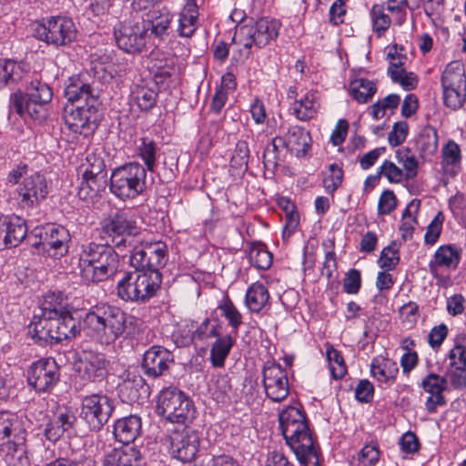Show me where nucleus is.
<instances>
[{"label":"nucleus","instance_id":"44","mask_svg":"<svg viewBox=\"0 0 466 466\" xmlns=\"http://www.w3.org/2000/svg\"><path fill=\"white\" fill-rule=\"evenodd\" d=\"M58 298L55 293H48L44 296V300L40 306V313L35 314L33 319L38 318L56 317L62 314L66 309L57 301Z\"/></svg>","mask_w":466,"mask_h":466},{"label":"nucleus","instance_id":"20","mask_svg":"<svg viewBox=\"0 0 466 466\" xmlns=\"http://www.w3.org/2000/svg\"><path fill=\"white\" fill-rule=\"evenodd\" d=\"M174 362L172 353L162 346H152L143 356L142 369L148 377L165 376L169 365Z\"/></svg>","mask_w":466,"mask_h":466},{"label":"nucleus","instance_id":"45","mask_svg":"<svg viewBox=\"0 0 466 466\" xmlns=\"http://www.w3.org/2000/svg\"><path fill=\"white\" fill-rule=\"evenodd\" d=\"M267 396L273 401L279 402L289 393V380H262Z\"/></svg>","mask_w":466,"mask_h":466},{"label":"nucleus","instance_id":"41","mask_svg":"<svg viewBox=\"0 0 466 466\" xmlns=\"http://www.w3.org/2000/svg\"><path fill=\"white\" fill-rule=\"evenodd\" d=\"M138 156L143 159L147 170L154 172L158 150L157 143L149 137H142L141 144L137 147Z\"/></svg>","mask_w":466,"mask_h":466},{"label":"nucleus","instance_id":"10","mask_svg":"<svg viewBox=\"0 0 466 466\" xmlns=\"http://www.w3.org/2000/svg\"><path fill=\"white\" fill-rule=\"evenodd\" d=\"M34 235L39 238V241L33 243L32 246L46 253L47 256L60 258L67 253L70 235L66 228L47 225L42 228H35Z\"/></svg>","mask_w":466,"mask_h":466},{"label":"nucleus","instance_id":"4","mask_svg":"<svg viewBox=\"0 0 466 466\" xmlns=\"http://www.w3.org/2000/svg\"><path fill=\"white\" fill-rule=\"evenodd\" d=\"M81 248L79 266L86 280L101 282L117 272L119 255L111 245L90 242Z\"/></svg>","mask_w":466,"mask_h":466},{"label":"nucleus","instance_id":"46","mask_svg":"<svg viewBox=\"0 0 466 466\" xmlns=\"http://www.w3.org/2000/svg\"><path fill=\"white\" fill-rule=\"evenodd\" d=\"M249 260L258 269H268L272 265V254L264 246L253 245L249 250Z\"/></svg>","mask_w":466,"mask_h":466},{"label":"nucleus","instance_id":"60","mask_svg":"<svg viewBox=\"0 0 466 466\" xmlns=\"http://www.w3.org/2000/svg\"><path fill=\"white\" fill-rule=\"evenodd\" d=\"M395 72L396 78L392 82L400 84L405 90H412L416 87L418 77L414 73H408L405 68H396Z\"/></svg>","mask_w":466,"mask_h":466},{"label":"nucleus","instance_id":"49","mask_svg":"<svg viewBox=\"0 0 466 466\" xmlns=\"http://www.w3.org/2000/svg\"><path fill=\"white\" fill-rule=\"evenodd\" d=\"M249 158V147L245 140L237 142L233 155L230 159V165L239 170H247Z\"/></svg>","mask_w":466,"mask_h":466},{"label":"nucleus","instance_id":"21","mask_svg":"<svg viewBox=\"0 0 466 466\" xmlns=\"http://www.w3.org/2000/svg\"><path fill=\"white\" fill-rule=\"evenodd\" d=\"M25 221L19 217L0 218V248L17 247L25 238Z\"/></svg>","mask_w":466,"mask_h":466},{"label":"nucleus","instance_id":"25","mask_svg":"<svg viewBox=\"0 0 466 466\" xmlns=\"http://www.w3.org/2000/svg\"><path fill=\"white\" fill-rule=\"evenodd\" d=\"M58 324V316L38 318L31 321L29 325V331L33 334V339L40 345H53L56 344V339H55V336Z\"/></svg>","mask_w":466,"mask_h":466},{"label":"nucleus","instance_id":"17","mask_svg":"<svg viewBox=\"0 0 466 466\" xmlns=\"http://www.w3.org/2000/svg\"><path fill=\"white\" fill-rule=\"evenodd\" d=\"M103 232L111 238L114 246H126L127 237L136 235L137 228L135 223L123 212L110 213L102 221Z\"/></svg>","mask_w":466,"mask_h":466},{"label":"nucleus","instance_id":"48","mask_svg":"<svg viewBox=\"0 0 466 466\" xmlns=\"http://www.w3.org/2000/svg\"><path fill=\"white\" fill-rule=\"evenodd\" d=\"M281 144V137H275L266 147L263 153V164L266 169L274 173L279 166V145Z\"/></svg>","mask_w":466,"mask_h":466},{"label":"nucleus","instance_id":"29","mask_svg":"<svg viewBox=\"0 0 466 466\" xmlns=\"http://www.w3.org/2000/svg\"><path fill=\"white\" fill-rule=\"evenodd\" d=\"M59 324L57 326L55 339L56 343L63 339H71L76 337L82 330V319L78 320L71 315L68 310L62 312L58 316Z\"/></svg>","mask_w":466,"mask_h":466},{"label":"nucleus","instance_id":"14","mask_svg":"<svg viewBox=\"0 0 466 466\" xmlns=\"http://www.w3.org/2000/svg\"><path fill=\"white\" fill-rule=\"evenodd\" d=\"M114 35L120 49L128 54H136L146 47L147 29L138 22H123L115 26Z\"/></svg>","mask_w":466,"mask_h":466},{"label":"nucleus","instance_id":"28","mask_svg":"<svg viewBox=\"0 0 466 466\" xmlns=\"http://www.w3.org/2000/svg\"><path fill=\"white\" fill-rule=\"evenodd\" d=\"M22 431V423L16 413L8 410L0 411V445L8 443L15 446Z\"/></svg>","mask_w":466,"mask_h":466},{"label":"nucleus","instance_id":"56","mask_svg":"<svg viewBox=\"0 0 466 466\" xmlns=\"http://www.w3.org/2000/svg\"><path fill=\"white\" fill-rule=\"evenodd\" d=\"M361 287V276L358 269H350L343 279V290L348 294H357Z\"/></svg>","mask_w":466,"mask_h":466},{"label":"nucleus","instance_id":"30","mask_svg":"<svg viewBox=\"0 0 466 466\" xmlns=\"http://www.w3.org/2000/svg\"><path fill=\"white\" fill-rule=\"evenodd\" d=\"M448 380H421V388L430 394L426 400V409L430 413L436 411L438 406L445 405L446 401L442 395L447 387Z\"/></svg>","mask_w":466,"mask_h":466},{"label":"nucleus","instance_id":"42","mask_svg":"<svg viewBox=\"0 0 466 466\" xmlns=\"http://www.w3.org/2000/svg\"><path fill=\"white\" fill-rule=\"evenodd\" d=\"M399 372L397 363L389 359L376 358L370 364V373L373 377L395 379Z\"/></svg>","mask_w":466,"mask_h":466},{"label":"nucleus","instance_id":"13","mask_svg":"<svg viewBox=\"0 0 466 466\" xmlns=\"http://www.w3.org/2000/svg\"><path fill=\"white\" fill-rule=\"evenodd\" d=\"M170 452L173 458L182 462H191L199 451V432L189 427L174 429L169 435Z\"/></svg>","mask_w":466,"mask_h":466},{"label":"nucleus","instance_id":"62","mask_svg":"<svg viewBox=\"0 0 466 466\" xmlns=\"http://www.w3.org/2000/svg\"><path fill=\"white\" fill-rule=\"evenodd\" d=\"M360 459L364 466H374L380 459L378 444L375 442L366 444L360 451Z\"/></svg>","mask_w":466,"mask_h":466},{"label":"nucleus","instance_id":"55","mask_svg":"<svg viewBox=\"0 0 466 466\" xmlns=\"http://www.w3.org/2000/svg\"><path fill=\"white\" fill-rule=\"evenodd\" d=\"M409 132V126L407 122L400 121L394 124L392 130L389 133L388 141L390 146L398 147L402 144Z\"/></svg>","mask_w":466,"mask_h":466},{"label":"nucleus","instance_id":"19","mask_svg":"<svg viewBox=\"0 0 466 466\" xmlns=\"http://www.w3.org/2000/svg\"><path fill=\"white\" fill-rule=\"evenodd\" d=\"M24 207L33 208L45 199L48 194L47 181L44 175L35 173L25 177L17 188Z\"/></svg>","mask_w":466,"mask_h":466},{"label":"nucleus","instance_id":"33","mask_svg":"<svg viewBox=\"0 0 466 466\" xmlns=\"http://www.w3.org/2000/svg\"><path fill=\"white\" fill-rule=\"evenodd\" d=\"M148 388L146 380H123L117 385L119 397L124 402L137 401L142 393H147Z\"/></svg>","mask_w":466,"mask_h":466},{"label":"nucleus","instance_id":"61","mask_svg":"<svg viewBox=\"0 0 466 466\" xmlns=\"http://www.w3.org/2000/svg\"><path fill=\"white\" fill-rule=\"evenodd\" d=\"M219 308L222 310L223 316H225V318L228 320L229 325L232 326V328L237 332L238 327L242 323L241 314L231 301H226Z\"/></svg>","mask_w":466,"mask_h":466},{"label":"nucleus","instance_id":"9","mask_svg":"<svg viewBox=\"0 0 466 466\" xmlns=\"http://www.w3.org/2000/svg\"><path fill=\"white\" fill-rule=\"evenodd\" d=\"M74 22L63 16L50 17L34 27V36L56 47L71 44L76 39Z\"/></svg>","mask_w":466,"mask_h":466},{"label":"nucleus","instance_id":"23","mask_svg":"<svg viewBox=\"0 0 466 466\" xmlns=\"http://www.w3.org/2000/svg\"><path fill=\"white\" fill-rule=\"evenodd\" d=\"M76 422L75 413L68 408L59 409L53 420L45 429V436L50 441H56L65 432H71Z\"/></svg>","mask_w":466,"mask_h":466},{"label":"nucleus","instance_id":"53","mask_svg":"<svg viewBox=\"0 0 466 466\" xmlns=\"http://www.w3.org/2000/svg\"><path fill=\"white\" fill-rule=\"evenodd\" d=\"M449 207L455 218L461 224L466 223V196L457 193L449 200Z\"/></svg>","mask_w":466,"mask_h":466},{"label":"nucleus","instance_id":"47","mask_svg":"<svg viewBox=\"0 0 466 466\" xmlns=\"http://www.w3.org/2000/svg\"><path fill=\"white\" fill-rule=\"evenodd\" d=\"M313 95H307L304 98L294 103L293 111L296 117L306 121L314 117L317 113Z\"/></svg>","mask_w":466,"mask_h":466},{"label":"nucleus","instance_id":"18","mask_svg":"<svg viewBox=\"0 0 466 466\" xmlns=\"http://www.w3.org/2000/svg\"><path fill=\"white\" fill-rule=\"evenodd\" d=\"M280 23L275 19L260 18L253 25H245L238 30L239 35L253 37L255 46L262 48L279 36Z\"/></svg>","mask_w":466,"mask_h":466},{"label":"nucleus","instance_id":"7","mask_svg":"<svg viewBox=\"0 0 466 466\" xmlns=\"http://www.w3.org/2000/svg\"><path fill=\"white\" fill-rule=\"evenodd\" d=\"M147 185L144 166L138 162H130L112 172L109 189L122 200L134 199L146 191Z\"/></svg>","mask_w":466,"mask_h":466},{"label":"nucleus","instance_id":"11","mask_svg":"<svg viewBox=\"0 0 466 466\" xmlns=\"http://www.w3.org/2000/svg\"><path fill=\"white\" fill-rule=\"evenodd\" d=\"M113 410V400L106 395L91 394L82 400L80 417L90 431H98L108 421Z\"/></svg>","mask_w":466,"mask_h":466},{"label":"nucleus","instance_id":"2","mask_svg":"<svg viewBox=\"0 0 466 466\" xmlns=\"http://www.w3.org/2000/svg\"><path fill=\"white\" fill-rule=\"evenodd\" d=\"M279 423L286 443L304 466H319L306 413L294 406L279 412Z\"/></svg>","mask_w":466,"mask_h":466},{"label":"nucleus","instance_id":"37","mask_svg":"<svg viewBox=\"0 0 466 466\" xmlns=\"http://www.w3.org/2000/svg\"><path fill=\"white\" fill-rule=\"evenodd\" d=\"M234 340L230 335L218 338L210 350V360L215 367H222L233 347Z\"/></svg>","mask_w":466,"mask_h":466},{"label":"nucleus","instance_id":"38","mask_svg":"<svg viewBox=\"0 0 466 466\" xmlns=\"http://www.w3.org/2000/svg\"><path fill=\"white\" fill-rule=\"evenodd\" d=\"M58 368L52 359H42L34 362L28 371L27 379H55Z\"/></svg>","mask_w":466,"mask_h":466},{"label":"nucleus","instance_id":"39","mask_svg":"<svg viewBox=\"0 0 466 466\" xmlns=\"http://www.w3.org/2000/svg\"><path fill=\"white\" fill-rule=\"evenodd\" d=\"M372 30L380 37L391 25V19L386 13L385 5L375 4L370 11Z\"/></svg>","mask_w":466,"mask_h":466},{"label":"nucleus","instance_id":"5","mask_svg":"<svg viewBox=\"0 0 466 466\" xmlns=\"http://www.w3.org/2000/svg\"><path fill=\"white\" fill-rule=\"evenodd\" d=\"M53 98L52 88L40 79L31 80L25 91H17L10 97V109L20 116L27 114L32 119L42 122L48 116L47 105Z\"/></svg>","mask_w":466,"mask_h":466},{"label":"nucleus","instance_id":"16","mask_svg":"<svg viewBox=\"0 0 466 466\" xmlns=\"http://www.w3.org/2000/svg\"><path fill=\"white\" fill-rule=\"evenodd\" d=\"M461 253V248L452 244L439 247L429 263L432 277L438 282H446L449 278L443 275L442 270H455L460 264Z\"/></svg>","mask_w":466,"mask_h":466},{"label":"nucleus","instance_id":"31","mask_svg":"<svg viewBox=\"0 0 466 466\" xmlns=\"http://www.w3.org/2000/svg\"><path fill=\"white\" fill-rule=\"evenodd\" d=\"M24 77L22 66L12 59H0V88L18 84Z\"/></svg>","mask_w":466,"mask_h":466},{"label":"nucleus","instance_id":"6","mask_svg":"<svg viewBox=\"0 0 466 466\" xmlns=\"http://www.w3.org/2000/svg\"><path fill=\"white\" fill-rule=\"evenodd\" d=\"M162 283V274L157 271L125 272L116 286L117 296L126 302L144 304L157 295Z\"/></svg>","mask_w":466,"mask_h":466},{"label":"nucleus","instance_id":"24","mask_svg":"<svg viewBox=\"0 0 466 466\" xmlns=\"http://www.w3.org/2000/svg\"><path fill=\"white\" fill-rule=\"evenodd\" d=\"M142 421L137 415L118 419L114 423L113 434L116 441L129 446L141 434Z\"/></svg>","mask_w":466,"mask_h":466},{"label":"nucleus","instance_id":"59","mask_svg":"<svg viewBox=\"0 0 466 466\" xmlns=\"http://www.w3.org/2000/svg\"><path fill=\"white\" fill-rule=\"evenodd\" d=\"M397 206V198L393 191L384 190L380 197L378 204V213L380 215H388Z\"/></svg>","mask_w":466,"mask_h":466},{"label":"nucleus","instance_id":"8","mask_svg":"<svg viewBox=\"0 0 466 466\" xmlns=\"http://www.w3.org/2000/svg\"><path fill=\"white\" fill-rule=\"evenodd\" d=\"M157 412L167 421L185 427L194 420L196 408L193 400L182 390L167 387L158 395Z\"/></svg>","mask_w":466,"mask_h":466},{"label":"nucleus","instance_id":"43","mask_svg":"<svg viewBox=\"0 0 466 466\" xmlns=\"http://www.w3.org/2000/svg\"><path fill=\"white\" fill-rule=\"evenodd\" d=\"M326 355L332 379H342L347 372V368L341 353L329 345Z\"/></svg>","mask_w":466,"mask_h":466},{"label":"nucleus","instance_id":"35","mask_svg":"<svg viewBox=\"0 0 466 466\" xmlns=\"http://www.w3.org/2000/svg\"><path fill=\"white\" fill-rule=\"evenodd\" d=\"M416 148L421 157H427L435 154L438 149V135L433 127H426L416 140Z\"/></svg>","mask_w":466,"mask_h":466},{"label":"nucleus","instance_id":"1","mask_svg":"<svg viewBox=\"0 0 466 466\" xmlns=\"http://www.w3.org/2000/svg\"><path fill=\"white\" fill-rule=\"evenodd\" d=\"M65 96L68 103L64 107L63 118L68 128L85 137L94 133L100 122L98 88L80 77H71Z\"/></svg>","mask_w":466,"mask_h":466},{"label":"nucleus","instance_id":"15","mask_svg":"<svg viewBox=\"0 0 466 466\" xmlns=\"http://www.w3.org/2000/svg\"><path fill=\"white\" fill-rule=\"evenodd\" d=\"M443 102L452 110L461 108L466 98V77L461 70L449 66L441 75Z\"/></svg>","mask_w":466,"mask_h":466},{"label":"nucleus","instance_id":"32","mask_svg":"<svg viewBox=\"0 0 466 466\" xmlns=\"http://www.w3.org/2000/svg\"><path fill=\"white\" fill-rule=\"evenodd\" d=\"M80 377L83 379L104 378L108 375V362L104 356H92L89 360L81 361L78 367Z\"/></svg>","mask_w":466,"mask_h":466},{"label":"nucleus","instance_id":"3","mask_svg":"<svg viewBox=\"0 0 466 466\" xmlns=\"http://www.w3.org/2000/svg\"><path fill=\"white\" fill-rule=\"evenodd\" d=\"M126 313L106 303L93 306L82 319V330L102 344L115 342L126 329Z\"/></svg>","mask_w":466,"mask_h":466},{"label":"nucleus","instance_id":"34","mask_svg":"<svg viewBox=\"0 0 466 466\" xmlns=\"http://www.w3.org/2000/svg\"><path fill=\"white\" fill-rule=\"evenodd\" d=\"M269 294L267 288L256 282L252 284L246 293V304L253 312H259L268 302Z\"/></svg>","mask_w":466,"mask_h":466},{"label":"nucleus","instance_id":"40","mask_svg":"<svg viewBox=\"0 0 466 466\" xmlns=\"http://www.w3.org/2000/svg\"><path fill=\"white\" fill-rule=\"evenodd\" d=\"M351 96L359 103H367L372 99L376 93V86L372 81L359 78L350 82Z\"/></svg>","mask_w":466,"mask_h":466},{"label":"nucleus","instance_id":"27","mask_svg":"<svg viewBox=\"0 0 466 466\" xmlns=\"http://www.w3.org/2000/svg\"><path fill=\"white\" fill-rule=\"evenodd\" d=\"M142 455L135 446L116 448L104 456L103 466H140Z\"/></svg>","mask_w":466,"mask_h":466},{"label":"nucleus","instance_id":"57","mask_svg":"<svg viewBox=\"0 0 466 466\" xmlns=\"http://www.w3.org/2000/svg\"><path fill=\"white\" fill-rule=\"evenodd\" d=\"M355 398L359 402L370 403L374 397V386L370 380H359L354 389Z\"/></svg>","mask_w":466,"mask_h":466},{"label":"nucleus","instance_id":"51","mask_svg":"<svg viewBox=\"0 0 466 466\" xmlns=\"http://www.w3.org/2000/svg\"><path fill=\"white\" fill-rule=\"evenodd\" d=\"M329 174L323 178V187L328 194L333 195L341 186L343 181V170L337 164H331L329 167Z\"/></svg>","mask_w":466,"mask_h":466},{"label":"nucleus","instance_id":"22","mask_svg":"<svg viewBox=\"0 0 466 466\" xmlns=\"http://www.w3.org/2000/svg\"><path fill=\"white\" fill-rule=\"evenodd\" d=\"M173 15L167 6L152 8L147 14L143 25H146L147 33L154 37L163 40L168 35Z\"/></svg>","mask_w":466,"mask_h":466},{"label":"nucleus","instance_id":"36","mask_svg":"<svg viewBox=\"0 0 466 466\" xmlns=\"http://www.w3.org/2000/svg\"><path fill=\"white\" fill-rule=\"evenodd\" d=\"M198 12L196 4L187 3L186 8L180 14L178 35L190 37L197 29Z\"/></svg>","mask_w":466,"mask_h":466},{"label":"nucleus","instance_id":"52","mask_svg":"<svg viewBox=\"0 0 466 466\" xmlns=\"http://www.w3.org/2000/svg\"><path fill=\"white\" fill-rule=\"evenodd\" d=\"M381 175L385 176L391 183H400L403 177V170L397 167L393 162L385 160L380 166L375 180H379Z\"/></svg>","mask_w":466,"mask_h":466},{"label":"nucleus","instance_id":"26","mask_svg":"<svg viewBox=\"0 0 466 466\" xmlns=\"http://www.w3.org/2000/svg\"><path fill=\"white\" fill-rule=\"evenodd\" d=\"M281 145L297 157H304L311 147V137L306 129L294 126L281 137Z\"/></svg>","mask_w":466,"mask_h":466},{"label":"nucleus","instance_id":"50","mask_svg":"<svg viewBox=\"0 0 466 466\" xmlns=\"http://www.w3.org/2000/svg\"><path fill=\"white\" fill-rule=\"evenodd\" d=\"M157 96L155 90L141 86L135 92V101L141 111H149L155 106Z\"/></svg>","mask_w":466,"mask_h":466},{"label":"nucleus","instance_id":"64","mask_svg":"<svg viewBox=\"0 0 466 466\" xmlns=\"http://www.w3.org/2000/svg\"><path fill=\"white\" fill-rule=\"evenodd\" d=\"M52 466H97L96 461L91 457L79 459L57 458L51 461Z\"/></svg>","mask_w":466,"mask_h":466},{"label":"nucleus","instance_id":"63","mask_svg":"<svg viewBox=\"0 0 466 466\" xmlns=\"http://www.w3.org/2000/svg\"><path fill=\"white\" fill-rule=\"evenodd\" d=\"M449 356L452 360V365H456V369L464 373L466 368V347L461 344H456Z\"/></svg>","mask_w":466,"mask_h":466},{"label":"nucleus","instance_id":"12","mask_svg":"<svg viewBox=\"0 0 466 466\" xmlns=\"http://www.w3.org/2000/svg\"><path fill=\"white\" fill-rule=\"evenodd\" d=\"M167 245L161 241L136 246L130 256V263L136 269L160 272L167 262Z\"/></svg>","mask_w":466,"mask_h":466},{"label":"nucleus","instance_id":"58","mask_svg":"<svg viewBox=\"0 0 466 466\" xmlns=\"http://www.w3.org/2000/svg\"><path fill=\"white\" fill-rule=\"evenodd\" d=\"M444 218L441 212H439L433 220L430 223L427 228V231L424 236L425 242L427 244H434L441 232V226L443 223Z\"/></svg>","mask_w":466,"mask_h":466},{"label":"nucleus","instance_id":"54","mask_svg":"<svg viewBox=\"0 0 466 466\" xmlns=\"http://www.w3.org/2000/svg\"><path fill=\"white\" fill-rule=\"evenodd\" d=\"M400 262L399 250L390 245L384 248L380 253L378 263L381 268L392 270Z\"/></svg>","mask_w":466,"mask_h":466}]
</instances>
